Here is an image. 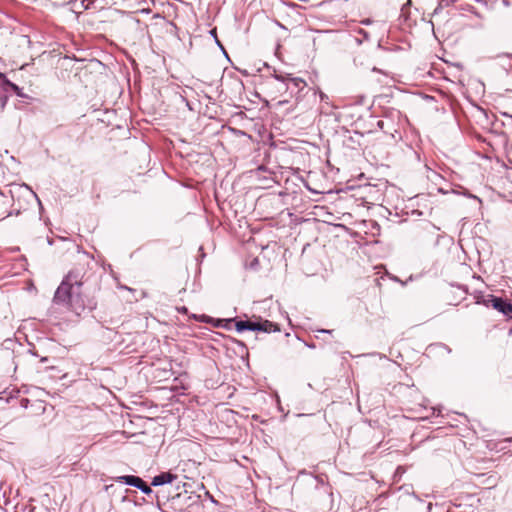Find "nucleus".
Returning a JSON list of instances; mask_svg holds the SVG:
<instances>
[{
	"label": "nucleus",
	"instance_id": "obj_1",
	"mask_svg": "<svg viewBox=\"0 0 512 512\" xmlns=\"http://www.w3.org/2000/svg\"><path fill=\"white\" fill-rule=\"evenodd\" d=\"M84 271L83 268H74L64 280L55 292V299H65L69 297L71 290H80L83 284Z\"/></svg>",
	"mask_w": 512,
	"mask_h": 512
},
{
	"label": "nucleus",
	"instance_id": "obj_2",
	"mask_svg": "<svg viewBox=\"0 0 512 512\" xmlns=\"http://www.w3.org/2000/svg\"><path fill=\"white\" fill-rule=\"evenodd\" d=\"M236 330L238 332H242L245 330H251V331H262V332H276L280 331V328L277 324L268 321V320H262L258 319L256 321L252 320H239L235 323Z\"/></svg>",
	"mask_w": 512,
	"mask_h": 512
},
{
	"label": "nucleus",
	"instance_id": "obj_3",
	"mask_svg": "<svg viewBox=\"0 0 512 512\" xmlns=\"http://www.w3.org/2000/svg\"><path fill=\"white\" fill-rule=\"evenodd\" d=\"M57 304L65 303L76 315H80L85 310V302L81 296L80 290H71L69 297L65 299H55Z\"/></svg>",
	"mask_w": 512,
	"mask_h": 512
},
{
	"label": "nucleus",
	"instance_id": "obj_4",
	"mask_svg": "<svg viewBox=\"0 0 512 512\" xmlns=\"http://www.w3.org/2000/svg\"><path fill=\"white\" fill-rule=\"evenodd\" d=\"M117 481L136 487L147 495L152 493V489L140 477L133 475L120 476Z\"/></svg>",
	"mask_w": 512,
	"mask_h": 512
},
{
	"label": "nucleus",
	"instance_id": "obj_5",
	"mask_svg": "<svg viewBox=\"0 0 512 512\" xmlns=\"http://www.w3.org/2000/svg\"><path fill=\"white\" fill-rule=\"evenodd\" d=\"M489 303H491V306L504 314L505 316L512 318V303H508L504 301L502 298L490 296V299L488 300Z\"/></svg>",
	"mask_w": 512,
	"mask_h": 512
},
{
	"label": "nucleus",
	"instance_id": "obj_6",
	"mask_svg": "<svg viewBox=\"0 0 512 512\" xmlns=\"http://www.w3.org/2000/svg\"><path fill=\"white\" fill-rule=\"evenodd\" d=\"M7 84L0 90V113L4 110L7 100H8V91L11 89L14 91V93L19 97H24V94L22 93L21 89L14 83L10 82L7 79Z\"/></svg>",
	"mask_w": 512,
	"mask_h": 512
},
{
	"label": "nucleus",
	"instance_id": "obj_7",
	"mask_svg": "<svg viewBox=\"0 0 512 512\" xmlns=\"http://www.w3.org/2000/svg\"><path fill=\"white\" fill-rule=\"evenodd\" d=\"M276 78L286 83L288 89H290L291 86H293L298 91H300L306 86V82L298 77H291L290 75H288L287 77L276 76Z\"/></svg>",
	"mask_w": 512,
	"mask_h": 512
},
{
	"label": "nucleus",
	"instance_id": "obj_8",
	"mask_svg": "<svg viewBox=\"0 0 512 512\" xmlns=\"http://www.w3.org/2000/svg\"><path fill=\"white\" fill-rule=\"evenodd\" d=\"M176 478V475L170 472H163L159 475L153 477L151 485L152 486H160L167 483H171Z\"/></svg>",
	"mask_w": 512,
	"mask_h": 512
},
{
	"label": "nucleus",
	"instance_id": "obj_9",
	"mask_svg": "<svg viewBox=\"0 0 512 512\" xmlns=\"http://www.w3.org/2000/svg\"><path fill=\"white\" fill-rule=\"evenodd\" d=\"M201 322L209 323L211 321V318L206 315H202L199 319Z\"/></svg>",
	"mask_w": 512,
	"mask_h": 512
},
{
	"label": "nucleus",
	"instance_id": "obj_10",
	"mask_svg": "<svg viewBox=\"0 0 512 512\" xmlns=\"http://www.w3.org/2000/svg\"><path fill=\"white\" fill-rule=\"evenodd\" d=\"M317 332H320V333H328V334H331V333H332V330H327V329H319V330H317Z\"/></svg>",
	"mask_w": 512,
	"mask_h": 512
},
{
	"label": "nucleus",
	"instance_id": "obj_11",
	"mask_svg": "<svg viewBox=\"0 0 512 512\" xmlns=\"http://www.w3.org/2000/svg\"><path fill=\"white\" fill-rule=\"evenodd\" d=\"M223 322H224V320H217L215 326H217V327L223 326L222 325Z\"/></svg>",
	"mask_w": 512,
	"mask_h": 512
},
{
	"label": "nucleus",
	"instance_id": "obj_12",
	"mask_svg": "<svg viewBox=\"0 0 512 512\" xmlns=\"http://www.w3.org/2000/svg\"><path fill=\"white\" fill-rule=\"evenodd\" d=\"M383 124H384L383 121H378V123H377L378 127L381 129H383Z\"/></svg>",
	"mask_w": 512,
	"mask_h": 512
},
{
	"label": "nucleus",
	"instance_id": "obj_13",
	"mask_svg": "<svg viewBox=\"0 0 512 512\" xmlns=\"http://www.w3.org/2000/svg\"><path fill=\"white\" fill-rule=\"evenodd\" d=\"M2 197H3V194H2V192L0 191V198H2Z\"/></svg>",
	"mask_w": 512,
	"mask_h": 512
}]
</instances>
